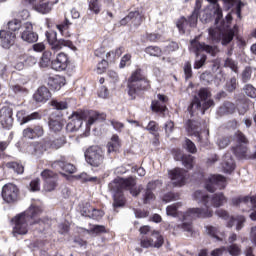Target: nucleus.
<instances>
[{"label": "nucleus", "instance_id": "obj_1", "mask_svg": "<svg viewBox=\"0 0 256 256\" xmlns=\"http://www.w3.org/2000/svg\"><path fill=\"white\" fill-rule=\"evenodd\" d=\"M43 215V207L31 204L29 208L16 215L11 219L13 227V235H27L29 233V225H39L43 223V219L39 218Z\"/></svg>", "mask_w": 256, "mask_h": 256}, {"label": "nucleus", "instance_id": "obj_2", "mask_svg": "<svg viewBox=\"0 0 256 256\" xmlns=\"http://www.w3.org/2000/svg\"><path fill=\"white\" fill-rule=\"evenodd\" d=\"M126 89L130 101H135L137 97H143L146 91L151 89V81L143 74L141 68H137L128 78Z\"/></svg>", "mask_w": 256, "mask_h": 256}, {"label": "nucleus", "instance_id": "obj_3", "mask_svg": "<svg viewBox=\"0 0 256 256\" xmlns=\"http://www.w3.org/2000/svg\"><path fill=\"white\" fill-rule=\"evenodd\" d=\"M193 198L195 201L203 203L206 208H189L183 214L184 221H187V219H207L213 217V210L209 209V200L211 199L209 195L204 194L201 190H197L194 192Z\"/></svg>", "mask_w": 256, "mask_h": 256}, {"label": "nucleus", "instance_id": "obj_4", "mask_svg": "<svg viewBox=\"0 0 256 256\" xmlns=\"http://www.w3.org/2000/svg\"><path fill=\"white\" fill-rule=\"evenodd\" d=\"M185 129L188 135L196 137L200 147H209V130H199L201 129V122L188 119L185 123Z\"/></svg>", "mask_w": 256, "mask_h": 256}, {"label": "nucleus", "instance_id": "obj_5", "mask_svg": "<svg viewBox=\"0 0 256 256\" xmlns=\"http://www.w3.org/2000/svg\"><path fill=\"white\" fill-rule=\"evenodd\" d=\"M86 163L95 169H103L105 167V153L98 145L90 146L84 152Z\"/></svg>", "mask_w": 256, "mask_h": 256}, {"label": "nucleus", "instance_id": "obj_6", "mask_svg": "<svg viewBox=\"0 0 256 256\" xmlns=\"http://www.w3.org/2000/svg\"><path fill=\"white\" fill-rule=\"evenodd\" d=\"M211 107H215V101L213 99H209L201 104L199 97L194 96L187 108V111L190 117H195V115H199V111L201 115H205L207 110L211 109Z\"/></svg>", "mask_w": 256, "mask_h": 256}, {"label": "nucleus", "instance_id": "obj_7", "mask_svg": "<svg viewBox=\"0 0 256 256\" xmlns=\"http://www.w3.org/2000/svg\"><path fill=\"white\" fill-rule=\"evenodd\" d=\"M46 39L52 49V51H61L63 47H68L71 51H76L77 47L73 44V41L67 39H57V32H46Z\"/></svg>", "mask_w": 256, "mask_h": 256}, {"label": "nucleus", "instance_id": "obj_8", "mask_svg": "<svg viewBox=\"0 0 256 256\" xmlns=\"http://www.w3.org/2000/svg\"><path fill=\"white\" fill-rule=\"evenodd\" d=\"M137 180L130 176L128 178L118 177L109 183L108 187L110 191L114 193H123V191H129L132 187H136Z\"/></svg>", "mask_w": 256, "mask_h": 256}, {"label": "nucleus", "instance_id": "obj_9", "mask_svg": "<svg viewBox=\"0 0 256 256\" xmlns=\"http://www.w3.org/2000/svg\"><path fill=\"white\" fill-rule=\"evenodd\" d=\"M165 243V238L159 231H152L150 236H142L140 239V246L144 249L153 247L154 249H161Z\"/></svg>", "mask_w": 256, "mask_h": 256}, {"label": "nucleus", "instance_id": "obj_10", "mask_svg": "<svg viewBox=\"0 0 256 256\" xmlns=\"http://www.w3.org/2000/svg\"><path fill=\"white\" fill-rule=\"evenodd\" d=\"M22 3L27 7H32L34 11L42 13V15H47V13H51L53 5L59 3V0H55L53 2H44L43 0H22Z\"/></svg>", "mask_w": 256, "mask_h": 256}, {"label": "nucleus", "instance_id": "obj_11", "mask_svg": "<svg viewBox=\"0 0 256 256\" xmlns=\"http://www.w3.org/2000/svg\"><path fill=\"white\" fill-rule=\"evenodd\" d=\"M40 177L44 182L45 191L51 193V191H55V189H57V186L59 185V174H57V172L49 169H44L41 172Z\"/></svg>", "mask_w": 256, "mask_h": 256}, {"label": "nucleus", "instance_id": "obj_12", "mask_svg": "<svg viewBox=\"0 0 256 256\" xmlns=\"http://www.w3.org/2000/svg\"><path fill=\"white\" fill-rule=\"evenodd\" d=\"M20 194L21 191L19 190V187L14 183H7L2 187L1 195L5 203H17Z\"/></svg>", "mask_w": 256, "mask_h": 256}, {"label": "nucleus", "instance_id": "obj_13", "mask_svg": "<svg viewBox=\"0 0 256 256\" xmlns=\"http://www.w3.org/2000/svg\"><path fill=\"white\" fill-rule=\"evenodd\" d=\"M143 21H145V14L139 10H134L130 11L128 15L122 18L119 24L125 27L127 24L131 23V25L137 29L143 25Z\"/></svg>", "mask_w": 256, "mask_h": 256}, {"label": "nucleus", "instance_id": "obj_14", "mask_svg": "<svg viewBox=\"0 0 256 256\" xmlns=\"http://www.w3.org/2000/svg\"><path fill=\"white\" fill-rule=\"evenodd\" d=\"M69 65H71V59L69 58V55L65 54V52L58 53L55 59H52L51 61V69L58 73L67 71Z\"/></svg>", "mask_w": 256, "mask_h": 256}, {"label": "nucleus", "instance_id": "obj_15", "mask_svg": "<svg viewBox=\"0 0 256 256\" xmlns=\"http://www.w3.org/2000/svg\"><path fill=\"white\" fill-rule=\"evenodd\" d=\"M205 187L209 193H215L217 187H219V189H225L227 187V178L219 174L212 175L206 180Z\"/></svg>", "mask_w": 256, "mask_h": 256}, {"label": "nucleus", "instance_id": "obj_16", "mask_svg": "<svg viewBox=\"0 0 256 256\" xmlns=\"http://www.w3.org/2000/svg\"><path fill=\"white\" fill-rule=\"evenodd\" d=\"M87 118L85 111H76L73 112L70 117V122L67 124V131H79L83 125V120Z\"/></svg>", "mask_w": 256, "mask_h": 256}, {"label": "nucleus", "instance_id": "obj_17", "mask_svg": "<svg viewBox=\"0 0 256 256\" xmlns=\"http://www.w3.org/2000/svg\"><path fill=\"white\" fill-rule=\"evenodd\" d=\"M13 107L10 105L3 106L0 109V125L3 129H10L13 127Z\"/></svg>", "mask_w": 256, "mask_h": 256}, {"label": "nucleus", "instance_id": "obj_18", "mask_svg": "<svg viewBox=\"0 0 256 256\" xmlns=\"http://www.w3.org/2000/svg\"><path fill=\"white\" fill-rule=\"evenodd\" d=\"M22 29L20 34L22 41L26 43H37L39 41V34L33 31V24H31V22L24 23Z\"/></svg>", "mask_w": 256, "mask_h": 256}, {"label": "nucleus", "instance_id": "obj_19", "mask_svg": "<svg viewBox=\"0 0 256 256\" xmlns=\"http://www.w3.org/2000/svg\"><path fill=\"white\" fill-rule=\"evenodd\" d=\"M50 91H61V88L67 84V79L63 75L55 74L46 79Z\"/></svg>", "mask_w": 256, "mask_h": 256}, {"label": "nucleus", "instance_id": "obj_20", "mask_svg": "<svg viewBox=\"0 0 256 256\" xmlns=\"http://www.w3.org/2000/svg\"><path fill=\"white\" fill-rule=\"evenodd\" d=\"M191 45L196 57H199V54L203 53V51L213 56L217 54V46L205 44L204 42H199L197 40H192Z\"/></svg>", "mask_w": 256, "mask_h": 256}, {"label": "nucleus", "instance_id": "obj_21", "mask_svg": "<svg viewBox=\"0 0 256 256\" xmlns=\"http://www.w3.org/2000/svg\"><path fill=\"white\" fill-rule=\"evenodd\" d=\"M22 135L25 139H39V137H43V135H45V129L41 124L28 126L23 130Z\"/></svg>", "mask_w": 256, "mask_h": 256}, {"label": "nucleus", "instance_id": "obj_22", "mask_svg": "<svg viewBox=\"0 0 256 256\" xmlns=\"http://www.w3.org/2000/svg\"><path fill=\"white\" fill-rule=\"evenodd\" d=\"M187 175V170L183 168H175L169 171V178L173 182L174 187H183L185 185V176Z\"/></svg>", "mask_w": 256, "mask_h": 256}, {"label": "nucleus", "instance_id": "obj_23", "mask_svg": "<svg viewBox=\"0 0 256 256\" xmlns=\"http://www.w3.org/2000/svg\"><path fill=\"white\" fill-rule=\"evenodd\" d=\"M15 39L17 34L9 30H0V43L4 49H10L12 45H15Z\"/></svg>", "mask_w": 256, "mask_h": 256}, {"label": "nucleus", "instance_id": "obj_24", "mask_svg": "<svg viewBox=\"0 0 256 256\" xmlns=\"http://www.w3.org/2000/svg\"><path fill=\"white\" fill-rule=\"evenodd\" d=\"M158 100H153L151 102V110L154 113H165L167 111V104L169 102V98L164 94L157 95Z\"/></svg>", "mask_w": 256, "mask_h": 256}, {"label": "nucleus", "instance_id": "obj_25", "mask_svg": "<svg viewBox=\"0 0 256 256\" xmlns=\"http://www.w3.org/2000/svg\"><path fill=\"white\" fill-rule=\"evenodd\" d=\"M52 169H61L64 173H68L69 175H73L76 173L77 167L75 165L65 162L63 160H56L51 164Z\"/></svg>", "mask_w": 256, "mask_h": 256}, {"label": "nucleus", "instance_id": "obj_26", "mask_svg": "<svg viewBox=\"0 0 256 256\" xmlns=\"http://www.w3.org/2000/svg\"><path fill=\"white\" fill-rule=\"evenodd\" d=\"M107 114L104 112H97L95 110H90L88 112V120H87V127H91V125H94V123H101L103 121H106Z\"/></svg>", "mask_w": 256, "mask_h": 256}, {"label": "nucleus", "instance_id": "obj_27", "mask_svg": "<svg viewBox=\"0 0 256 256\" xmlns=\"http://www.w3.org/2000/svg\"><path fill=\"white\" fill-rule=\"evenodd\" d=\"M51 97V91L46 86H41L34 94V101L37 103H47Z\"/></svg>", "mask_w": 256, "mask_h": 256}, {"label": "nucleus", "instance_id": "obj_28", "mask_svg": "<svg viewBox=\"0 0 256 256\" xmlns=\"http://www.w3.org/2000/svg\"><path fill=\"white\" fill-rule=\"evenodd\" d=\"M16 117L19 119L21 125H25V123L41 119V114L39 112H33L25 116V110H20L17 112Z\"/></svg>", "mask_w": 256, "mask_h": 256}, {"label": "nucleus", "instance_id": "obj_29", "mask_svg": "<svg viewBox=\"0 0 256 256\" xmlns=\"http://www.w3.org/2000/svg\"><path fill=\"white\" fill-rule=\"evenodd\" d=\"M222 169L224 173H233L235 171V160L230 154H225L222 161Z\"/></svg>", "mask_w": 256, "mask_h": 256}, {"label": "nucleus", "instance_id": "obj_30", "mask_svg": "<svg viewBox=\"0 0 256 256\" xmlns=\"http://www.w3.org/2000/svg\"><path fill=\"white\" fill-rule=\"evenodd\" d=\"M48 125L50 131H52L53 133H59L63 131V127H65V122L61 118H50Z\"/></svg>", "mask_w": 256, "mask_h": 256}, {"label": "nucleus", "instance_id": "obj_31", "mask_svg": "<svg viewBox=\"0 0 256 256\" xmlns=\"http://www.w3.org/2000/svg\"><path fill=\"white\" fill-rule=\"evenodd\" d=\"M70 27H71V21H69V18L67 17L64 18L63 22L56 25V29H58L62 37H71V34L69 33Z\"/></svg>", "mask_w": 256, "mask_h": 256}, {"label": "nucleus", "instance_id": "obj_32", "mask_svg": "<svg viewBox=\"0 0 256 256\" xmlns=\"http://www.w3.org/2000/svg\"><path fill=\"white\" fill-rule=\"evenodd\" d=\"M227 201L223 193H216L209 199V207H221Z\"/></svg>", "mask_w": 256, "mask_h": 256}, {"label": "nucleus", "instance_id": "obj_33", "mask_svg": "<svg viewBox=\"0 0 256 256\" xmlns=\"http://www.w3.org/2000/svg\"><path fill=\"white\" fill-rule=\"evenodd\" d=\"M49 149H51V140L49 138H45L36 143L34 147L36 153H45V151H49Z\"/></svg>", "mask_w": 256, "mask_h": 256}, {"label": "nucleus", "instance_id": "obj_34", "mask_svg": "<svg viewBox=\"0 0 256 256\" xmlns=\"http://www.w3.org/2000/svg\"><path fill=\"white\" fill-rule=\"evenodd\" d=\"M236 106L233 102L226 101L219 107L220 115H231L235 113Z\"/></svg>", "mask_w": 256, "mask_h": 256}, {"label": "nucleus", "instance_id": "obj_35", "mask_svg": "<svg viewBox=\"0 0 256 256\" xmlns=\"http://www.w3.org/2000/svg\"><path fill=\"white\" fill-rule=\"evenodd\" d=\"M144 53L150 57H162L163 49H161L159 46L150 45L144 49Z\"/></svg>", "mask_w": 256, "mask_h": 256}, {"label": "nucleus", "instance_id": "obj_36", "mask_svg": "<svg viewBox=\"0 0 256 256\" xmlns=\"http://www.w3.org/2000/svg\"><path fill=\"white\" fill-rule=\"evenodd\" d=\"M235 37V30L233 29H228L224 33L221 34L220 41L222 45L227 46L231 41H233Z\"/></svg>", "mask_w": 256, "mask_h": 256}, {"label": "nucleus", "instance_id": "obj_37", "mask_svg": "<svg viewBox=\"0 0 256 256\" xmlns=\"http://www.w3.org/2000/svg\"><path fill=\"white\" fill-rule=\"evenodd\" d=\"M5 167L6 169H12V171L18 175H23L25 172V167L19 162H8L5 164Z\"/></svg>", "mask_w": 256, "mask_h": 256}, {"label": "nucleus", "instance_id": "obj_38", "mask_svg": "<svg viewBox=\"0 0 256 256\" xmlns=\"http://www.w3.org/2000/svg\"><path fill=\"white\" fill-rule=\"evenodd\" d=\"M53 53H51V51H44L41 58H40V61H39V65L40 67L42 68H46V67H51V57H52Z\"/></svg>", "mask_w": 256, "mask_h": 256}, {"label": "nucleus", "instance_id": "obj_39", "mask_svg": "<svg viewBox=\"0 0 256 256\" xmlns=\"http://www.w3.org/2000/svg\"><path fill=\"white\" fill-rule=\"evenodd\" d=\"M65 143H67V138L65 135H60L54 140H50V147L51 149H61Z\"/></svg>", "mask_w": 256, "mask_h": 256}, {"label": "nucleus", "instance_id": "obj_40", "mask_svg": "<svg viewBox=\"0 0 256 256\" xmlns=\"http://www.w3.org/2000/svg\"><path fill=\"white\" fill-rule=\"evenodd\" d=\"M182 162V165L186 168V169H193L194 165H195V157H193V155L191 154H185L184 157L182 158V160H180Z\"/></svg>", "mask_w": 256, "mask_h": 256}, {"label": "nucleus", "instance_id": "obj_41", "mask_svg": "<svg viewBox=\"0 0 256 256\" xmlns=\"http://www.w3.org/2000/svg\"><path fill=\"white\" fill-rule=\"evenodd\" d=\"M182 147L192 155H195V153H197V146H195V143L191 141V139L189 138L185 139L184 143L182 144Z\"/></svg>", "mask_w": 256, "mask_h": 256}, {"label": "nucleus", "instance_id": "obj_42", "mask_svg": "<svg viewBox=\"0 0 256 256\" xmlns=\"http://www.w3.org/2000/svg\"><path fill=\"white\" fill-rule=\"evenodd\" d=\"M211 90L209 88H200L198 91V99L200 102L205 103V101H209L211 99Z\"/></svg>", "mask_w": 256, "mask_h": 256}, {"label": "nucleus", "instance_id": "obj_43", "mask_svg": "<svg viewBox=\"0 0 256 256\" xmlns=\"http://www.w3.org/2000/svg\"><path fill=\"white\" fill-rule=\"evenodd\" d=\"M20 61H23V64L26 65V67H33V65H37V58L27 54L20 56Z\"/></svg>", "mask_w": 256, "mask_h": 256}, {"label": "nucleus", "instance_id": "obj_44", "mask_svg": "<svg viewBox=\"0 0 256 256\" xmlns=\"http://www.w3.org/2000/svg\"><path fill=\"white\" fill-rule=\"evenodd\" d=\"M23 29V24L19 19H13L8 22V29L10 33H15V31H19V29Z\"/></svg>", "mask_w": 256, "mask_h": 256}, {"label": "nucleus", "instance_id": "obj_45", "mask_svg": "<svg viewBox=\"0 0 256 256\" xmlns=\"http://www.w3.org/2000/svg\"><path fill=\"white\" fill-rule=\"evenodd\" d=\"M125 196L123 195V193H116L114 195V202H113V207L115 209L119 208V207H125Z\"/></svg>", "mask_w": 256, "mask_h": 256}, {"label": "nucleus", "instance_id": "obj_46", "mask_svg": "<svg viewBox=\"0 0 256 256\" xmlns=\"http://www.w3.org/2000/svg\"><path fill=\"white\" fill-rule=\"evenodd\" d=\"M183 203L181 202H176L172 205H169L166 207V213L167 215H169L170 217H177V211L179 209V207H182Z\"/></svg>", "mask_w": 256, "mask_h": 256}, {"label": "nucleus", "instance_id": "obj_47", "mask_svg": "<svg viewBox=\"0 0 256 256\" xmlns=\"http://www.w3.org/2000/svg\"><path fill=\"white\" fill-rule=\"evenodd\" d=\"M145 129L149 131L151 135H154L155 139H158L159 133L157 132L159 131V124H157V122L151 120Z\"/></svg>", "mask_w": 256, "mask_h": 256}, {"label": "nucleus", "instance_id": "obj_48", "mask_svg": "<svg viewBox=\"0 0 256 256\" xmlns=\"http://www.w3.org/2000/svg\"><path fill=\"white\" fill-rule=\"evenodd\" d=\"M100 0H90L88 4V9L94 15H99L101 13V3H99Z\"/></svg>", "mask_w": 256, "mask_h": 256}, {"label": "nucleus", "instance_id": "obj_49", "mask_svg": "<svg viewBox=\"0 0 256 256\" xmlns=\"http://www.w3.org/2000/svg\"><path fill=\"white\" fill-rule=\"evenodd\" d=\"M108 68H109V61L102 59L96 65V73L98 75H103V73L107 72Z\"/></svg>", "mask_w": 256, "mask_h": 256}, {"label": "nucleus", "instance_id": "obj_50", "mask_svg": "<svg viewBox=\"0 0 256 256\" xmlns=\"http://www.w3.org/2000/svg\"><path fill=\"white\" fill-rule=\"evenodd\" d=\"M243 91L250 99H256V88L252 84L244 85Z\"/></svg>", "mask_w": 256, "mask_h": 256}, {"label": "nucleus", "instance_id": "obj_51", "mask_svg": "<svg viewBox=\"0 0 256 256\" xmlns=\"http://www.w3.org/2000/svg\"><path fill=\"white\" fill-rule=\"evenodd\" d=\"M188 25H189V23L187 22V18H185V16H182L176 22V27L178 28V31L180 33H185V30L187 29Z\"/></svg>", "mask_w": 256, "mask_h": 256}, {"label": "nucleus", "instance_id": "obj_52", "mask_svg": "<svg viewBox=\"0 0 256 256\" xmlns=\"http://www.w3.org/2000/svg\"><path fill=\"white\" fill-rule=\"evenodd\" d=\"M177 200H179V193H175V192H167L162 197V201H164V203H171V201H177Z\"/></svg>", "mask_w": 256, "mask_h": 256}, {"label": "nucleus", "instance_id": "obj_53", "mask_svg": "<svg viewBox=\"0 0 256 256\" xmlns=\"http://www.w3.org/2000/svg\"><path fill=\"white\" fill-rule=\"evenodd\" d=\"M50 105L54 108L57 109V111H63L69 107V104L65 101H57V100H52L50 102Z\"/></svg>", "mask_w": 256, "mask_h": 256}, {"label": "nucleus", "instance_id": "obj_54", "mask_svg": "<svg viewBox=\"0 0 256 256\" xmlns=\"http://www.w3.org/2000/svg\"><path fill=\"white\" fill-rule=\"evenodd\" d=\"M105 216V212L101 209L92 208V212H90L89 219H94L95 221H100Z\"/></svg>", "mask_w": 256, "mask_h": 256}, {"label": "nucleus", "instance_id": "obj_55", "mask_svg": "<svg viewBox=\"0 0 256 256\" xmlns=\"http://www.w3.org/2000/svg\"><path fill=\"white\" fill-rule=\"evenodd\" d=\"M29 191L32 193H36L37 191H41V180L39 178H35L30 181Z\"/></svg>", "mask_w": 256, "mask_h": 256}, {"label": "nucleus", "instance_id": "obj_56", "mask_svg": "<svg viewBox=\"0 0 256 256\" xmlns=\"http://www.w3.org/2000/svg\"><path fill=\"white\" fill-rule=\"evenodd\" d=\"M237 85H239V83H237V78L234 76L226 82V91H228V93H233V91L237 89Z\"/></svg>", "mask_w": 256, "mask_h": 256}, {"label": "nucleus", "instance_id": "obj_57", "mask_svg": "<svg viewBox=\"0 0 256 256\" xmlns=\"http://www.w3.org/2000/svg\"><path fill=\"white\" fill-rule=\"evenodd\" d=\"M253 74V70L251 67H246L241 74L242 83H248L251 81V75Z\"/></svg>", "mask_w": 256, "mask_h": 256}, {"label": "nucleus", "instance_id": "obj_58", "mask_svg": "<svg viewBox=\"0 0 256 256\" xmlns=\"http://www.w3.org/2000/svg\"><path fill=\"white\" fill-rule=\"evenodd\" d=\"M184 75L185 81H189L193 77V68L191 67V63L189 61L184 64Z\"/></svg>", "mask_w": 256, "mask_h": 256}, {"label": "nucleus", "instance_id": "obj_59", "mask_svg": "<svg viewBox=\"0 0 256 256\" xmlns=\"http://www.w3.org/2000/svg\"><path fill=\"white\" fill-rule=\"evenodd\" d=\"M133 56H131V54H125L119 63V67L120 69H125V67H129V65H131V59Z\"/></svg>", "mask_w": 256, "mask_h": 256}, {"label": "nucleus", "instance_id": "obj_60", "mask_svg": "<svg viewBox=\"0 0 256 256\" xmlns=\"http://www.w3.org/2000/svg\"><path fill=\"white\" fill-rule=\"evenodd\" d=\"M224 67H229V69H231L234 73H239L237 63L231 58H227L225 60Z\"/></svg>", "mask_w": 256, "mask_h": 256}, {"label": "nucleus", "instance_id": "obj_61", "mask_svg": "<svg viewBox=\"0 0 256 256\" xmlns=\"http://www.w3.org/2000/svg\"><path fill=\"white\" fill-rule=\"evenodd\" d=\"M227 251L231 256H239L241 255V247L237 244H231L227 247Z\"/></svg>", "mask_w": 256, "mask_h": 256}, {"label": "nucleus", "instance_id": "obj_62", "mask_svg": "<svg viewBox=\"0 0 256 256\" xmlns=\"http://www.w3.org/2000/svg\"><path fill=\"white\" fill-rule=\"evenodd\" d=\"M221 32L215 28L209 29V36L211 37L212 41H215V43H219L221 41Z\"/></svg>", "mask_w": 256, "mask_h": 256}, {"label": "nucleus", "instance_id": "obj_63", "mask_svg": "<svg viewBox=\"0 0 256 256\" xmlns=\"http://www.w3.org/2000/svg\"><path fill=\"white\" fill-rule=\"evenodd\" d=\"M198 19L199 14L197 13V11H193L192 14L187 19L189 27H197Z\"/></svg>", "mask_w": 256, "mask_h": 256}, {"label": "nucleus", "instance_id": "obj_64", "mask_svg": "<svg viewBox=\"0 0 256 256\" xmlns=\"http://www.w3.org/2000/svg\"><path fill=\"white\" fill-rule=\"evenodd\" d=\"M161 34L159 33H146V40L150 43H157L161 41Z\"/></svg>", "mask_w": 256, "mask_h": 256}]
</instances>
